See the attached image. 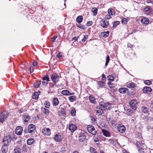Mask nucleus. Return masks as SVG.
I'll return each mask as SVG.
<instances>
[{"mask_svg":"<svg viewBox=\"0 0 153 153\" xmlns=\"http://www.w3.org/2000/svg\"><path fill=\"white\" fill-rule=\"evenodd\" d=\"M68 128L71 132H73L76 130L77 127L74 124H70L69 125Z\"/></svg>","mask_w":153,"mask_h":153,"instance_id":"obj_12","label":"nucleus"},{"mask_svg":"<svg viewBox=\"0 0 153 153\" xmlns=\"http://www.w3.org/2000/svg\"><path fill=\"white\" fill-rule=\"evenodd\" d=\"M53 102L54 105H57L59 103L58 99L56 97L54 98L53 99Z\"/></svg>","mask_w":153,"mask_h":153,"instance_id":"obj_25","label":"nucleus"},{"mask_svg":"<svg viewBox=\"0 0 153 153\" xmlns=\"http://www.w3.org/2000/svg\"><path fill=\"white\" fill-rule=\"evenodd\" d=\"M42 83L43 85H46L48 83V82H45V81L42 82Z\"/></svg>","mask_w":153,"mask_h":153,"instance_id":"obj_61","label":"nucleus"},{"mask_svg":"<svg viewBox=\"0 0 153 153\" xmlns=\"http://www.w3.org/2000/svg\"><path fill=\"white\" fill-rule=\"evenodd\" d=\"M61 93L62 94L65 95H73L74 94V93H71L68 90H65L62 91Z\"/></svg>","mask_w":153,"mask_h":153,"instance_id":"obj_15","label":"nucleus"},{"mask_svg":"<svg viewBox=\"0 0 153 153\" xmlns=\"http://www.w3.org/2000/svg\"><path fill=\"white\" fill-rule=\"evenodd\" d=\"M57 36H54L52 39L51 41L52 42H54L56 39V38Z\"/></svg>","mask_w":153,"mask_h":153,"instance_id":"obj_52","label":"nucleus"},{"mask_svg":"<svg viewBox=\"0 0 153 153\" xmlns=\"http://www.w3.org/2000/svg\"><path fill=\"white\" fill-rule=\"evenodd\" d=\"M7 114L6 112H4L0 114V122H3L7 117Z\"/></svg>","mask_w":153,"mask_h":153,"instance_id":"obj_7","label":"nucleus"},{"mask_svg":"<svg viewBox=\"0 0 153 153\" xmlns=\"http://www.w3.org/2000/svg\"><path fill=\"white\" fill-rule=\"evenodd\" d=\"M23 131V128H22L20 126H17L16 127L15 130V133L18 135H21Z\"/></svg>","mask_w":153,"mask_h":153,"instance_id":"obj_9","label":"nucleus"},{"mask_svg":"<svg viewBox=\"0 0 153 153\" xmlns=\"http://www.w3.org/2000/svg\"><path fill=\"white\" fill-rule=\"evenodd\" d=\"M100 25L104 28H106L108 26V21L103 19H102L100 22Z\"/></svg>","mask_w":153,"mask_h":153,"instance_id":"obj_6","label":"nucleus"},{"mask_svg":"<svg viewBox=\"0 0 153 153\" xmlns=\"http://www.w3.org/2000/svg\"><path fill=\"white\" fill-rule=\"evenodd\" d=\"M73 153H79L77 151H75L73 152Z\"/></svg>","mask_w":153,"mask_h":153,"instance_id":"obj_64","label":"nucleus"},{"mask_svg":"<svg viewBox=\"0 0 153 153\" xmlns=\"http://www.w3.org/2000/svg\"><path fill=\"white\" fill-rule=\"evenodd\" d=\"M111 18V16H110L109 15V16H106L105 17V19H110V18Z\"/></svg>","mask_w":153,"mask_h":153,"instance_id":"obj_59","label":"nucleus"},{"mask_svg":"<svg viewBox=\"0 0 153 153\" xmlns=\"http://www.w3.org/2000/svg\"><path fill=\"white\" fill-rule=\"evenodd\" d=\"M77 27L82 29H85V26L83 25H82L81 24H79V25H77Z\"/></svg>","mask_w":153,"mask_h":153,"instance_id":"obj_43","label":"nucleus"},{"mask_svg":"<svg viewBox=\"0 0 153 153\" xmlns=\"http://www.w3.org/2000/svg\"><path fill=\"white\" fill-rule=\"evenodd\" d=\"M105 82L102 81H99L98 82V85L101 87H103L105 85Z\"/></svg>","mask_w":153,"mask_h":153,"instance_id":"obj_33","label":"nucleus"},{"mask_svg":"<svg viewBox=\"0 0 153 153\" xmlns=\"http://www.w3.org/2000/svg\"><path fill=\"white\" fill-rule=\"evenodd\" d=\"M83 19V17L81 16H78L76 19V22L78 23L82 22Z\"/></svg>","mask_w":153,"mask_h":153,"instance_id":"obj_26","label":"nucleus"},{"mask_svg":"<svg viewBox=\"0 0 153 153\" xmlns=\"http://www.w3.org/2000/svg\"><path fill=\"white\" fill-rule=\"evenodd\" d=\"M128 19L126 18H123L121 20V22L123 25H126L128 22Z\"/></svg>","mask_w":153,"mask_h":153,"instance_id":"obj_35","label":"nucleus"},{"mask_svg":"<svg viewBox=\"0 0 153 153\" xmlns=\"http://www.w3.org/2000/svg\"><path fill=\"white\" fill-rule=\"evenodd\" d=\"M151 82L149 80H146L145 81V83L146 85H150L151 84Z\"/></svg>","mask_w":153,"mask_h":153,"instance_id":"obj_47","label":"nucleus"},{"mask_svg":"<svg viewBox=\"0 0 153 153\" xmlns=\"http://www.w3.org/2000/svg\"><path fill=\"white\" fill-rule=\"evenodd\" d=\"M45 107L47 108H49L50 105V103L48 101H46L45 103Z\"/></svg>","mask_w":153,"mask_h":153,"instance_id":"obj_44","label":"nucleus"},{"mask_svg":"<svg viewBox=\"0 0 153 153\" xmlns=\"http://www.w3.org/2000/svg\"><path fill=\"white\" fill-rule=\"evenodd\" d=\"M102 131L103 133V134L106 137H110V133L108 131L104 129H102Z\"/></svg>","mask_w":153,"mask_h":153,"instance_id":"obj_17","label":"nucleus"},{"mask_svg":"<svg viewBox=\"0 0 153 153\" xmlns=\"http://www.w3.org/2000/svg\"><path fill=\"white\" fill-rule=\"evenodd\" d=\"M89 100L92 103H94L95 101V99L92 96H90L89 97Z\"/></svg>","mask_w":153,"mask_h":153,"instance_id":"obj_40","label":"nucleus"},{"mask_svg":"<svg viewBox=\"0 0 153 153\" xmlns=\"http://www.w3.org/2000/svg\"><path fill=\"white\" fill-rule=\"evenodd\" d=\"M14 153H21L20 149L18 148L15 149Z\"/></svg>","mask_w":153,"mask_h":153,"instance_id":"obj_45","label":"nucleus"},{"mask_svg":"<svg viewBox=\"0 0 153 153\" xmlns=\"http://www.w3.org/2000/svg\"><path fill=\"white\" fill-rule=\"evenodd\" d=\"M127 86L128 88H134L135 87V84L133 83H127Z\"/></svg>","mask_w":153,"mask_h":153,"instance_id":"obj_29","label":"nucleus"},{"mask_svg":"<svg viewBox=\"0 0 153 153\" xmlns=\"http://www.w3.org/2000/svg\"><path fill=\"white\" fill-rule=\"evenodd\" d=\"M136 101H131L129 102V105L130 106L133 110H135L136 108Z\"/></svg>","mask_w":153,"mask_h":153,"instance_id":"obj_16","label":"nucleus"},{"mask_svg":"<svg viewBox=\"0 0 153 153\" xmlns=\"http://www.w3.org/2000/svg\"><path fill=\"white\" fill-rule=\"evenodd\" d=\"M108 142L111 144H114L115 142L112 139H110L108 140Z\"/></svg>","mask_w":153,"mask_h":153,"instance_id":"obj_51","label":"nucleus"},{"mask_svg":"<svg viewBox=\"0 0 153 153\" xmlns=\"http://www.w3.org/2000/svg\"><path fill=\"white\" fill-rule=\"evenodd\" d=\"M25 111V110H24L23 109H21L18 110V112L20 113H22Z\"/></svg>","mask_w":153,"mask_h":153,"instance_id":"obj_57","label":"nucleus"},{"mask_svg":"<svg viewBox=\"0 0 153 153\" xmlns=\"http://www.w3.org/2000/svg\"><path fill=\"white\" fill-rule=\"evenodd\" d=\"M42 132L44 134L49 136L50 135L51 131L49 128H44L42 130Z\"/></svg>","mask_w":153,"mask_h":153,"instance_id":"obj_11","label":"nucleus"},{"mask_svg":"<svg viewBox=\"0 0 153 153\" xmlns=\"http://www.w3.org/2000/svg\"><path fill=\"white\" fill-rule=\"evenodd\" d=\"M35 127L33 124H30L28 127V132L31 135L34 134L36 131L35 129Z\"/></svg>","mask_w":153,"mask_h":153,"instance_id":"obj_2","label":"nucleus"},{"mask_svg":"<svg viewBox=\"0 0 153 153\" xmlns=\"http://www.w3.org/2000/svg\"><path fill=\"white\" fill-rule=\"evenodd\" d=\"M108 79L109 81L111 82L113 81H114V78L113 76L111 75L108 76Z\"/></svg>","mask_w":153,"mask_h":153,"instance_id":"obj_41","label":"nucleus"},{"mask_svg":"<svg viewBox=\"0 0 153 153\" xmlns=\"http://www.w3.org/2000/svg\"><path fill=\"white\" fill-rule=\"evenodd\" d=\"M2 153H7L8 151L7 147L5 145L2 146L1 149Z\"/></svg>","mask_w":153,"mask_h":153,"instance_id":"obj_20","label":"nucleus"},{"mask_svg":"<svg viewBox=\"0 0 153 153\" xmlns=\"http://www.w3.org/2000/svg\"><path fill=\"white\" fill-rule=\"evenodd\" d=\"M140 22L144 24H146L149 23V20L148 18L145 17L142 18Z\"/></svg>","mask_w":153,"mask_h":153,"instance_id":"obj_18","label":"nucleus"},{"mask_svg":"<svg viewBox=\"0 0 153 153\" xmlns=\"http://www.w3.org/2000/svg\"><path fill=\"white\" fill-rule=\"evenodd\" d=\"M34 141V140L33 139L31 138L29 139H28L27 140V143L29 145H30L32 144L33 142Z\"/></svg>","mask_w":153,"mask_h":153,"instance_id":"obj_28","label":"nucleus"},{"mask_svg":"<svg viewBox=\"0 0 153 153\" xmlns=\"http://www.w3.org/2000/svg\"><path fill=\"white\" fill-rule=\"evenodd\" d=\"M109 32L107 31L106 32H103L102 33V34L103 37H106L108 36Z\"/></svg>","mask_w":153,"mask_h":153,"instance_id":"obj_34","label":"nucleus"},{"mask_svg":"<svg viewBox=\"0 0 153 153\" xmlns=\"http://www.w3.org/2000/svg\"><path fill=\"white\" fill-rule=\"evenodd\" d=\"M41 82L40 81H39L38 82H36L34 84V87L35 88H38L41 84Z\"/></svg>","mask_w":153,"mask_h":153,"instance_id":"obj_32","label":"nucleus"},{"mask_svg":"<svg viewBox=\"0 0 153 153\" xmlns=\"http://www.w3.org/2000/svg\"><path fill=\"white\" fill-rule=\"evenodd\" d=\"M51 78L52 81L54 84H56L59 81V76L56 74H52L51 76Z\"/></svg>","mask_w":153,"mask_h":153,"instance_id":"obj_3","label":"nucleus"},{"mask_svg":"<svg viewBox=\"0 0 153 153\" xmlns=\"http://www.w3.org/2000/svg\"><path fill=\"white\" fill-rule=\"evenodd\" d=\"M97 9L96 7L92 8L91 11L94 13V15H96L97 14Z\"/></svg>","mask_w":153,"mask_h":153,"instance_id":"obj_36","label":"nucleus"},{"mask_svg":"<svg viewBox=\"0 0 153 153\" xmlns=\"http://www.w3.org/2000/svg\"><path fill=\"white\" fill-rule=\"evenodd\" d=\"M92 22L91 21H88L87 22L86 25L87 26H89L92 24Z\"/></svg>","mask_w":153,"mask_h":153,"instance_id":"obj_50","label":"nucleus"},{"mask_svg":"<svg viewBox=\"0 0 153 153\" xmlns=\"http://www.w3.org/2000/svg\"><path fill=\"white\" fill-rule=\"evenodd\" d=\"M42 79L43 80H46L47 81H49V78L48 76H45L43 77Z\"/></svg>","mask_w":153,"mask_h":153,"instance_id":"obj_42","label":"nucleus"},{"mask_svg":"<svg viewBox=\"0 0 153 153\" xmlns=\"http://www.w3.org/2000/svg\"><path fill=\"white\" fill-rule=\"evenodd\" d=\"M111 105V104L108 102L104 103V102H101L100 103V105L101 107V108L104 110L109 108Z\"/></svg>","mask_w":153,"mask_h":153,"instance_id":"obj_4","label":"nucleus"},{"mask_svg":"<svg viewBox=\"0 0 153 153\" xmlns=\"http://www.w3.org/2000/svg\"><path fill=\"white\" fill-rule=\"evenodd\" d=\"M78 38L76 37H74L73 38V39H75L76 40H77Z\"/></svg>","mask_w":153,"mask_h":153,"instance_id":"obj_63","label":"nucleus"},{"mask_svg":"<svg viewBox=\"0 0 153 153\" xmlns=\"http://www.w3.org/2000/svg\"><path fill=\"white\" fill-rule=\"evenodd\" d=\"M33 65L34 66H36L38 64L37 62L36 61H34L33 63Z\"/></svg>","mask_w":153,"mask_h":153,"instance_id":"obj_55","label":"nucleus"},{"mask_svg":"<svg viewBox=\"0 0 153 153\" xmlns=\"http://www.w3.org/2000/svg\"><path fill=\"white\" fill-rule=\"evenodd\" d=\"M108 13L110 15H113L115 14L114 10L111 9H109L108 10Z\"/></svg>","mask_w":153,"mask_h":153,"instance_id":"obj_24","label":"nucleus"},{"mask_svg":"<svg viewBox=\"0 0 153 153\" xmlns=\"http://www.w3.org/2000/svg\"><path fill=\"white\" fill-rule=\"evenodd\" d=\"M120 23V22L119 21H116V22H114L113 23V27H115L117 25H118Z\"/></svg>","mask_w":153,"mask_h":153,"instance_id":"obj_49","label":"nucleus"},{"mask_svg":"<svg viewBox=\"0 0 153 153\" xmlns=\"http://www.w3.org/2000/svg\"><path fill=\"white\" fill-rule=\"evenodd\" d=\"M102 79L103 80H105L106 78L105 75L103 74L102 75Z\"/></svg>","mask_w":153,"mask_h":153,"instance_id":"obj_58","label":"nucleus"},{"mask_svg":"<svg viewBox=\"0 0 153 153\" xmlns=\"http://www.w3.org/2000/svg\"><path fill=\"white\" fill-rule=\"evenodd\" d=\"M128 89L125 88H121L119 90V91L121 93L124 94L126 92V91L128 90Z\"/></svg>","mask_w":153,"mask_h":153,"instance_id":"obj_19","label":"nucleus"},{"mask_svg":"<svg viewBox=\"0 0 153 153\" xmlns=\"http://www.w3.org/2000/svg\"><path fill=\"white\" fill-rule=\"evenodd\" d=\"M95 111L99 115H100L102 114L103 113L102 109L101 108H97V109L95 110Z\"/></svg>","mask_w":153,"mask_h":153,"instance_id":"obj_22","label":"nucleus"},{"mask_svg":"<svg viewBox=\"0 0 153 153\" xmlns=\"http://www.w3.org/2000/svg\"><path fill=\"white\" fill-rule=\"evenodd\" d=\"M123 153H129L128 152H127L126 150H123Z\"/></svg>","mask_w":153,"mask_h":153,"instance_id":"obj_62","label":"nucleus"},{"mask_svg":"<svg viewBox=\"0 0 153 153\" xmlns=\"http://www.w3.org/2000/svg\"><path fill=\"white\" fill-rule=\"evenodd\" d=\"M30 73H32L33 72L34 70L32 66L30 67Z\"/></svg>","mask_w":153,"mask_h":153,"instance_id":"obj_56","label":"nucleus"},{"mask_svg":"<svg viewBox=\"0 0 153 153\" xmlns=\"http://www.w3.org/2000/svg\"><path fill=\"white\" fill-rule=\"evenodd\" d=\"M117 130L121 133H124L126 130V128L124 126H119L117 127Z\"/></svg>","mask_w":153,"mask_h":153,"instance_id":"obj_14","label":"nucleus"},{"mask_svg":"<svg viewBox=\"0 0 153 153\" xmlns=\"http://www.w3.org/2000/svg\"><path fill=\"white\" fill-rule=\"evenodd\" d=\"M86 133H81L79 134V139L80 142H83L85 141L86 139Z\"/></svg>","mask_w":153,"mask_h":153,"instance_id":"obj_8","label":"nucleus"},{"mask_svg":"<svg viewBox=\"0 0 153 153\" xmlns=\"http://www.w3.org/2000/svg\"><path fill=\"white\" fill-rule=\"evenodd\" d=\"M54 139L56 142H59L61 140V136L58 134H56L54 136Z\"/></svg>","mask_w":153,"mask_h":153,"instance_id":"obj_23","label":"nucleus"},{"mask_svg":"<svg viewBox=\"0 0 153 153\" xmlns=\"http://www.w3.org/2000/svg\"><path fill=\"white\" fill-rule=\"evenodd\" d=\"M42 111L43 113L47 115L48 114L49 112V110L45 108H44L42 109Z\"/></svg>","mask_w":153,"mask_h":153,"instance_id":"obj_39","label":"nucleus"},{"mask_svg":"<svg viewBox=\"0 0 153 153\" xmlns=\"http://www.w3.org/2000/svg\"><path fill=\"white\" fill-rule=\"evenodd\" d=\"M23 120L25 122H27L30 120V116L27 114H25L23 116Z\"/></svg>","mask_w":153,"mask_h":153,"instance_id":"obj_21","label":"nucleus"},{"mask_svg":"<svg viewBox=\"0 0 153 153\" xmlns=\"http://www.w3.org/2000/svg\"><path fill=\"white\" fill-rule=\"evenodd\" d=\"M22 151L24 152H26L27 151L28 147H27L26 144H24L22 147Z\"/></svg>","mask_w":153,"mask_h":153,"instance_id":"obj_27","label":"nucleus"},{"mask_svg":"<svg viewBox=\"0 0 153 153\" xmlns=\"http://www.w3.org/2000/svg\"><path fill=\"white\" fill-rule=\"evenodd\" d=\"M141 111L144 113H146L148 112L149 109L146 107H142L141 108Z\"/></svg>","mask_w":153,"mask_h":153,"instance_id":"obj_30","label":"nucleus"},{"mask_svg":"<svg viewBox=\"0 0 153 153\" xmlns=\"http://www.w3.org/2000/svg\"><path fill=\"white\" fill-rule=\"evenodd\" d=\"M108 84L109 86L111 88H112L113 87V86L112 85L113 84L111 83V82H109L108 83Z\"/></svg>","mask_w":153,"mask_h":153,"instance_id":"obj_54","label":"nucleus"},{"mask_svg":"<svg viewBox=\"0 0 153 153\" xmlns=\"http://www.w3.org/2000/svg\"><path fill=\"white\" fill-rule=\"evenodd\" d=\"M137 145L139 148L138 149L139 153H143L144 152L145 149L143 148V144L142 143L140 144L139 142H137Z\"/></svg>","mask_w":153,"mask_h":153,"instance_id":"obj_10","label":"nucleus"},{"mask_svg":"<svg viewBox=\"0 0 153 153\" xmlns=\"http://www.w3.org/2000/svg\"><path fill=\"white\" fill-rule=\"evenodd\" d=\"M152 89L150 87H145L143 89V91L144 93L149 94L152 91Z\"/></svg>","mask_w":153,"mask_h":153,"instance_id":"obj_13","label":"nucleus"},{"mask_svg":"<svg viewBox=\"0 0 153 153\" xmlns=\"http://www.w3.org/2000/svg\"><path fill=\"white\" fill-rule=\"evenodd\" d=\"M13 137V133H10L8 136H5L3 140V142L4 143L5 145H7L10 143L12 139V138Z\"/></svg>","mask_w":153,"mask_h":153,"instance_id":"obj_1","label":"nucleus"},{"mask_svg":"<svg viewBox=\"0 0 153 153\" xmlns=\"http://www.w3.org/2000/svg\"><path fill=\"white\" fill-rule=\"evenodd\" d=\"M110 57L108 55H107L106 57V62L105 63V66L106 67L110 61Z\"/></svg>","mask_w":153,"mask_h":153,"instance_id":"obj_38","label":"nucleus"},{"mask_svg":"<svg viewBox=\"0 0 153 153\" xmlns=\"http://www.w3.org/2000/svg\"><path fill=\"white\" fill-rule=\"evenodd\" d=\"M39 97V94L37 93H34L33 96V99H37Z\"/></svg>","mask_w":153,"mask_h":153,"instance_id":"obj_37","label":"nucleus"},{"mask_svg":"<svg viewBox=\"0 0 153 153\" xmlns=\"http://www.w3.org/2000/svg\"><path fill=\"white\" fill-rule=\"evenodd\" d=\"M69 99L71 102H73L76 100V97L74 96H71L69 97Z\"/></svg>","mask_w":153,"mask_h":153,"instance_id":"obj_31","label":"nucleus"},{"mask_svg":"<svg viewBox=\"0 0 153 153\" xmlns=\"http://www.w3.org/2000/svg\"><path fill=\"white\" fill-rule=\"evenodd\" d=\"M71 114L72 116H75L76 114V111L75 109H73L71 111Z\"/></svg>","mask_w":153,"mask_h":153,"instance_id":"obj_46","label":"nucleus"},{"mask_svg":"<svg viewBox=\"0 0 153 153\" xmlns=\"http://www.w3.org/2000/svg\"><path fill=\"white\" fill-rule=\"evenodd\" d=\"M87 129L89 132L93 135H95L97 133L96 131L92 126H88L87 127Z\"/></svg>","mask_w":153,"mask_h":153,"instance_id":"obj_5","label":"nucleus"},{"mask_svg":"<svg viewBox=\"0 0 153 153\" xmlns=\"http://www.w3.org/2000/svg\"><path fill=\"white\" fill-rule=\"evenodd\" d=\"M88 38V35L85 36L84 38L82 40V41L83 42H85L86 41V39Z\"/></svg>","mask_w":153,"mask_h":153,"instance_id":"obj_48","label":"nucleus"},{"mask_svg":"<svg viewBox=\"0 0 153 153\" xmlns=\"http://www.w3.org/2000/svg\"><path fill=\"white\" fill-rule=\"evenodd\" d=\"M62 54L61 53H58L56 55V57L59 59L62 57Z\"/></svg>","mask_w":153,"mask_h":153,"instance_id":"obj_53","label":"nucleus"},{"mask_svg":"<svg viewBox=\"0 0 153 153\" xmlns=\"http://www.w3.org/2000/svg\"><path fill=\"white\" fill-rule=\"evenodd\" d=\"M128 47H130L131 48L133 47V45L129 43L128 44Z\"/></svg>","mask_w":153,"mask_h":153,"instance_id":"obj_60","label":"nucleus"}]
</instances>
